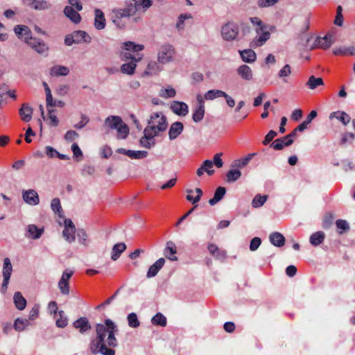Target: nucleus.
I'll use <instances>...</instances> for the list:
<instances>
[{
	"instance_id": "40",
	"label": "nucleus",
	"mask_w": 355,
	"mask_h": 355,
	"mask_svg": "<svg viewBox=\"0 0 355 355\" xmlns=\"http://www.w3.org/2000/svg\"><path fill=\"white\" fill-rule=\"evenodd\" d=\"M162 71L160 66L155 61L150 62L147 66L144 73L146 75H156Z\"/></svg>"
},
{
	"instance_id": "50",
	"label": "nucleus",
	"mask_w": 355,
	"mask_h": 355,
	"mask_svg": "<svg viewBox=\"0 0 355 355\" xmlns=\"http://www.w3.org/2000/svg\"><path fill=\"white\" fill-rule=\"evenodd\" d=\"M75 232L76 230L64 227L62 232V234L67 241L69 243H72L75 241Z\"/></svg>"
},
{
	"instance_id": "5",
	"label": "nucleus",
	"mask_w": 355,
	"mask_h": 355,
	"mask_svg": "<svg viewBox=\"0 0 355 355\" xmlns=\"http://www.w3.org/2000/svg\"><path fill=\"white\" fill-rule=\"evenodd\" d=\"M175 50L174 47L169 44L162 45L157 52V61L159 63L165 64L174 60Z\"/></svg>"
},
{
	"instance_id": "20",
	"label": "nucleus",
	"mask_w": 355,
	"mask_h": 355,
	"mask_svg": "<svg viewBox=\"0 0 355 355\" xmlns=\"http://www.w3.org/2000/svg\"><path fill=\"white\" fill-rule=\"evenodd\" d=\"M72 38L75 40V44L90 43L92 37L83 31H76L72 33Z\"/></svg>"
},
{
	"instance_id": "61",
	"label": "nucleus",
	"mask_w": 355,
	"mask_h": 355,
	"mask_svg": "<svg viewBox=\"0 0 355 355\" xmlns=\"http://www.w3.org/2000/svg\"><path fill=\"white\" fill-rule=\"evenodd\" d=\"M54 111L53 109L48 108L49 119L50 120L49 125L55 127L58 125L59 120L57 116L53 114Z\"/></svg>"
},
{
	"instance_id": "10",
	"label": "nucleus",
	"mask_w": 355,
	"mask_h": 355,
	"mask_svg": "<svg viewBox=\"0 0 355 355\" xmlns=\"http://www.w3.org/2000/svg\"><path fill=\"white\" fill-rule=\"evenodd\" d=\"M73 274V270H66L63 272L62 277L58 282V288L63 295H69V282L70 278Z\"/></svg>"
},
{
	"instance_id": "55",
	"label": "nucleus",
	"mask_w": 355,
	"mask_h": 355,
	"mask_svg": "<svg viewBox=\"0 0 355 355\" xmlns=\"http://www.w3.org/2000/svg\"><path fill=\"white\" fill-rule=\"evenodd\" d=\"M291 73V69L289 64H286L282 69H281L278 73V76L283 78L284 83H287L288 80L286 79Z\"/></svg>"
},
{
	"instance_id": "56",
	"label": "nucleus",
	"mask_w": 355,
	"mask_h": 355,
	"mask_svg": "<svg viewBox=\"0 0 355 355\" xmlns=\"http://www.w3.org/2000/svg\"><path fill=\"white\" fill-rule=\"evenodd\" d=\"M128 325L132 328H137L140 324L137 315L135 313H131L128 315Z\"/></svg>"
},
{
	"instance_id": "44",
	"label": "nucleus",
	"mask_w": 355,
	"mask_h": 355,
	"mask_svg": "<svg viewBox=\"0 0 355 355\" xmlns=\"http://www.w3.org/2000/svg\"><path fill=\"white\" fill-rule=\"evenodd\" d=\"M225 95V92L219 89L209 90L205 94V98L206 100H214L216 98L223 97Z\"/></svg>"
},
{
	"instance_id": "26",
	"label": "nucleus",
	"mask_w": 355,
	"mask_h": 355,
	"mask_svg": "<svg viewBox=\"0 0 355 355\" xmlns=\"http://www.w3.org/2000/svg\"><path fill=\"white\" fill-rule=\"evenodd\" d=\"M165 263V259L160 258L155 261L152 266H150L147 272V277L151 278L155 277L159 272V270L164 266Z\"/></svg>"
},
{
	"instance_id": "60",
	"label": "nucleus",
	"mask_w": 355,
	"mask_h": 355,
	"mask_svg": "<svg viewBox=\"0 0 355 355\" xmlns=\"http://www.w3.org/2000/svg\"><path fill=\"white\" fill-rule=\"evenodd\" d=\"M343 8L341 6H338L336 8V15L334 20V24L338 26H341L343 25V15H342Z\"/></svg>"
},
{
	"instance_id": "54",
	"label": "nucleus",
	"mask_w": 355,
	"mask_h": 355,
	"mask_svg": "<svg viewBox=\"0 0 355 355\" xmlns=\"http://www.w3.org/2000/svg\"><path fill=\"white\" fill-rule=\"evenodd\" d=\"M205 114V108L203 105H200L193 114V120L195 122L200 121Z\"/></svg>"
},
{
	"instance_id": "41",
	"label": "nucleus",
	"mask_w": 355,
	"mask_h": 355,
	"mask_svg": "<svg viewBox=\"0 0 355 355\" xmlns=\"http://www.w3.org/2000/svg\"><path fill=\"white\" fill-rule=\"evenodd\" d=\"M324 85L322 78H316L314 76L309 77V80L306 83V86L311 89H315L319 86Z\"/></svg>"
},
{
	"instance_id": "6",
	"label": "nucleus",
	"mask_w": 355,
	"mask_h": 355,
	"mask_svg": "<svg viewBox=\"0 0 355 355\" xmlns=\"http://www.w3.org/2000/svg\"><path fill=\"white\" fill-rule=\"evenodd\" d=\"M152 5V0H130L129 2L126 3L125 7L129 14L133 16L139 11L145 12Z\"/></svg>"
},
{
	"instance_id": "39",
	"label": "nucleus",
	"mask_w": 355,
	"mask_h": 355,
	"mask_svg": "<svg viewBox=\"0 0 355 355\" xmlns=\"http://www.w3.org/2000/svg\"><path fill=\"white\" fill-rule=\"evenodd\" d=\"M334 117L340 121L345 125L348 124L350 121V116L344 112L338 111L331 113L329 118L332 119Z\"/></svg>"
},
{
	"instance_id": "15",
	"label": "nucleus",
	"mask_w": 355,
	"mask_h": 355,
	"mask_svg": "<svg viewBox=\"0 0 355 355\" xmlns=\"http://www.w3.org/2000/svg\"><path fill=\"white\" fill-rule=\"evenodd\" d=\"M171 110L179 116H186L189 112L188 105L183 102L173 101L171 105Z\"/></svg>"
},
{
	"instance_id": "43",
	"label": "nucleus",
	"mask_w": 355,
	"mask_h": 355,
	"mask_svg": "<svg viewBox=\"0 0 355 355\" xmlns=\"http://www.w3.org/2000/svg\"><path fill=\"white\" fill-rule=\"evenodd\" d=\"M261 35L256 38L253 42V46H262L268 40H269L270 34L268 31L263 30L261 31Z\"/></svg>"
},
{
	"instance_id": "3",
	"label": "nucleus",
	"mask_w": 355,
	"mask_h": 355,
	"mask_svg": "<svg viewBox=\"0 0 355 355\" xmlns=\"http://www.w3.org/2000/svg\"><path fill=\"white\" fill-rule=\"evenodd\" d=\"M105 125L111 129H116L117 130V138L119 139H125L129 134L128 125L119 116H110L107 117L105 120Z\"/></svg>"
},
{
	"instance_id": "59",
	"label": "nucleus",
	"mask_w": 355,
	"mask_h": 355,
	"mask_svg": "<svg viewBox=\"0 0 355 355\" xmlns=\"http://www.w3.org/2000/svg\"><path fill=\"white\" fill-rule=\"evenodd\" d=\"M191 18V15L190 14H182L178 17V21L176 24V28L178 30L181 31L184 29V23L187 19Z\"/></svg>"
},
{
	"instance_id": "7",
	"label": "nucleus",
	"mask_w": 355,
	"mask_h": 355,
	"mask_svg": "<svg viewBox=\"0 0 355 355\" xmlns=\"http://www.w3.org/2000/svg\"><path fill=\"white\" fill-rule=\"evenodd\" d=\"M132 16L129 14L127 8H118L112 10V22L119 28H124L126 26L128 18Z\"/></svg>"
},
{
	"instance_id": "13",
	"label": "nucleus",
	"mask_w": 355,
	"mask_h": 355,
	"mask_svg": "<svg viewBox=\"0 0 355 355\" xmlns=\"http://www.w3.org/2000/svg\"><path fill=\"white\" fill-rule=\"evenodd\" d=\"M143 58V55H138L135 57V60L126 62L121 67V71L123 73L132 75L135 73L137 63L140 61Z\"/></svg>"
},
{
	"instance_id": "57",
	"label": "nucleus",
	"mask_w": 355,
	"mask_h": 355,
	"mask_svg": "<svg viewBox=\"0 0 355 355\" xmlns=\"http://www.w3.org/2000/svg\"><path fill=\"white\" fill-rule=\"evenodd\" d=\"M51 207L52 210L58 214L60 216V213L62 212V207L60 204V200L58 198H55L51 200Z\"/></svg>"
},
{
	"instance_id": "23",
	"label": "nucleus",
	"mask_w": 355,
	"mask_h": 355,
	"mask_svg": "<svg viewBox=\"0 0 355 355\" xmlns=\"http://www.w3.org/2000/svg\"><path fill=\"white\" fill-rule=\"evenodd\" d=\"M332 35L326 34L324 37H318L315 40V46L318 48L327 49L330 47L332 44Z\"/></svg>"
},
{
	"instance_id": "58",
	"label": "nucleus",
	"mask_w": 355,
	"mask_h": 355,
	"mask_svg": "<svg viewBox=\"0 0 355 355\" xmlns=\"http://www.w3.org/2000/svg\"><path fill=\"white\" fill-rule=\"evenodd\" d=\"M250 21L254 25L257 26V28H256V31L258 34L260 33V31H263V30H266V26L263 24V22L261 21V20L259 18L251 17Z\"/></svg>"
},
{
	"instance_id": "12",
	"label": "nucleus",
	"mask_w": 355,
	"mask_h": 355,
	"mask_svg": "<svg viewBox=\"0 0 355 355\" xmlns=\"http://www.w3.org/2000/svg\"><path fill=\"white\" fill-rule=\"evenodd\" d=\"M27 5L36 10H46L51 9L52 4L47 0H26Z\"/></svg>"
},
{
	"instance_id": "35",
	"label": "nucleus",
	"mask_w": 355,
	"mask_h": 355,
	"mask_svg": "<svg viewBox=\"0 0 355 355\" xmlns=\"http://www.w3.org/2000/svg\"><path fill=\"white\" fill-rule=\"evenodd\" d=\"M324 233L322 231H318L311 235L309 241L312 245L318 246L324 241Z\"/></svg>"
},
{
	"instance_id": "31",
	"label": "nucleus",
	"mask_w": 355,
	"mask_h": 355,
	"mask_svg": "<svg viewBox=\"0 0 355 355\" xmlns=\"http://www.w3.org/2000/svg\"><path fill=\"white\" fill-rule=\"evenodd\" d=\"M49 73L51 76H66L69 73V69L65 66L55 65L50 69Z\"/></svg>"
},
{
	"instance_id": "21",
	"label": "nucleus",
	"mask_w": 355,
	"mask_h": 355,
	"mask_svg": "<svg viewBox=\"0 0 355 355\" xmlns=\"http://www.w3.org/2000/svg\"><path fill=\"white\" fill-rule=\"evenodd\" d=\"M213 168V162L209 159L205 160L200 168H198L196 174L198 176H202L204 173H207L209 175H212L214 173Z\"/></svg>"
},
{
	"instance_id": "49",
	"label": "nucleus",
	"mask_w": 355,
	"mask_h": 355,
	"mask_svg": "<svg viewBox=\"0 0 355 355\" xmlns=\"http://www.w3.org/2000/svg\"><path fill=\"white\" fill-rule=\"evenodd\" d=\"M268 198V196H261L259 194L255 196L252 202V205L254 208H258L263 205Z\"/></svg>"
},
{
	"instance_id": "11",
	"label": "nucleus",
	"mask_w": 355,
	"mask_h": 355,
	"mask_svg": "<svg viewBox=\"0 0 355 355\" xmlns=\"http://www.w3.org/2000/svg\"><path fill=\"white\" fill-rule=\"evenodd\" d=\"M14 32L17 37L27 43L31 40L32 33L28 26L25 25H17L14 28Z\"/></svg>"
},
{
	"instance_id": "51",
	"label": "nucleus",
	"mask_w": 355,
	"mask_h": 355,
	"mask_svg": "<svg viewBox=\"0 0 355 355\" xmlns=\"http://www.w3.org/2000/svg\"><path fill=\"white\" fill-rule=\"evenodd\" d=\"M148 152L145 150H130L128 152V157L131 159H139L146 157Z\"/></svg>"
},
{
	"instance_id": "14",
	"label": "nucleus",
	"mask_w": 355,
	"mask_h": 355,
	"mask_svg": "<svg viewBox=\"0 0 355 355\" xmlns=\"http://www.w3.org/2000/svg\"><path fill=\"white\" fill-rule=\"evenodd\" d=\"M24 200L31 205H36L40 202V198L37 193L33 189L24 191L22 194Z\"/></svg>"
},
{
	"instance_id": "36",
	"label": "nucleus",
	"mask_w": 355,
	"mask_h": 355,
	"mask_svg": "<svg viewBox=\"0 0 355 355\" xmlns=\"http://www.w3.org/2000/svg\"><path fill=\"white\" fill-rule=\"evenodd\" d=\"M126 249V245L124 243H119L115 244L112 248L111 259L113 261L117 260L121 254L124 252Z\"/></svg>"
},
{
	"instance_id": "30",
	"label": "nucleus",
	"mask_w": 355,
	"mask_h": 355,
	"mask_svg": "<svg viewBox=\"0 0 355 355\" xmlns=\"http://www.w3.org/2000/svg\"><path fill=\"white\" fill-rule=\"evenodd\" d=\"M293 143V139H287V137H283L282 138L275 139L271 144V147H272L276 150H280L283 149L284 146H288L291 145Z\"/></svg>"
},
{
	"instance_id": "17",
	"label": "nucleus",
	"mask_w": 355,
	"mask_h": 355,
	"mask_svg": "<svg viewBox=\"0 0 355 355\" xmlns=\"http://www.w3.org/2000/svg\"><path fill=\"white\" fill-rule=\"evenodd\" d=\"M26 44L40 54L48 51V47L45 43L40 39L32 37Z\"/></svg>"
},
{
	"instance_id": "53",
	"label": "nucleus",
	"mask_w": 355,
	"mask_h": 355,
	"mask_svg": "<svg viewBox=\"0 0 355 355\" xmlns=\"http://www.w3.org/2000/svg\"><path fill=\"white\" fill-rule=\"evenodd\" d=\"M28 324L29 321L28 319L17 318L15 321L14 327L17 331H21L24 330Z\"/></svg>"
},
{
	"instance_id": "1",
	"label": "nucleus",
	"mask_w": 355,
	"mask_h": 355,
	"mask_svg": "<svg viewBox=\"0 0 355 355\" xmlns=\"http://www.w3.org/2000/svg\"><path fill=\"white\" fill-rule=\"evenodd\" d=\"M117 331V327L110 319L105 320V324H96V337L92 339L89 344V350L92 354H101L103 355H114L115 351L110 347L117 345V340L114 333Z\"/></svg>"
},
{
	"instance_id": "25",
	"label": "nucleus",
	"mask_w": 355,
	"mask_h": 355,
	"mask_svg": "<svg viewBox=\"0 0 355 355\" xmlns=\"http://www.w3.org/2000/svg\"><path fill=\"white\" fill-rule=\"evenodd\" d=\"M208 250L209 253L213 255L216 259L223 261L226 259L227 254L225 251L220 250L218 246L214 243L208 245Z\"/></svg>"
},
{
	"instance_id": "4",
	"label": "nucleus",
	"mask_w": 355,
	"mask_h": 355,
	"mask_svg": "<svg viewBox=\"0 0 355 355\" xmlns=\"http://www.w3.org/2000/svg\"><path fill=\"white\" fill-rule=\"evenodd\" d=\"M124 51L120 53V58L121 60L125 62H129L135 60V57H137L138 54L132 55L131 52H139L144 49V46L141 44H136L132 42H125L123 44Z\"/></svg>"
},
{
	"instance_id": "33",
	"label": "nucleus",
	"mask_w": 355,
	"mask_h": 355,
	"mask_svg": "<svg viewBox=\"0 0 355 355\" xmlns=\"http://www.w3.org/2000/svg\"><path fill=\"white\" fill-rule=\"evenodd\" d=\"M270 241L277 247H282L285 244V238L279 232H273L270 234Z\"/></svg>"
},
{
	"instance_id": "38",
	"label": "nucleus",
	"mask_w": 355,
	"mask_h": 355,
	"mask_svg": "<svg viewBox=\"0 0 355 355\" xmlns=\"http://www.w3.org/2000/svg\"><path fill=\"white\" fill-rule=\"evenodd\" d=\"M239 53L243 61L245 62L251 63L254 62L256 60V53L251 49L240 51Z\"/></svg>"
},
{
	"instance_id": "52",
	"label": "nucleus",
	"mask_w": 355,
	"mask_h": 355,
	"mask_svg": "<svg viewBox=\"0 0 355 355\" xmlns=\"http://www.w3.org/2000/svg\"><path fill=\"white\" fill-rule=\"evenodd\" d=\"M68 324V319L63 311H59V318L56 320V325L60 328L65 327Z\"/></svg>"
},
{
	"instance_id": "48",
	"label": "nucleus",
	"mask_w": 355,
	"mask_h": 355,
	"mask_svg": "<svg viewBox=\"0 0 355 355\" xmlns=\"http://www.w3.org/2000/svg\"><path fill=\"white\" fill-rule=\"evenodd\" d=\"M338 232L340 234L349 230V223L345 220L338 219L336 222Z\"/></svg>"
},
{
	"instance_id": "2",
	"label": "nucleus",
	"mask_w": 355,
	"mask_h": 355,
	"mask_svg": "<svg viewBox=\"0 0 355 355\" xmlns=\"http://www.w3.org/2000/svg\"><path fill=\"white\" fill-rule=\"evenodd\" d=\"M166 118L162 112H154L151 114L148 121V126L144 130L148 137H155L158 132H164L167 128Z\"/></svg>"
},
{
	"instance_id": "47",
	"label": "nucleus",
	"mask_w": 355,
	"mask_h": 355,
	"mask_svg": "<svg viewBox=\"0 0 355 355\" xmlns=\"http://www.w3.org/2000/svg\"><path fill=\"white\" fill-rule=\"evenodd\" d=\"M151 322L153 324L165 327L166 325V317L160 313H157L153 317Z\"/></svg>"
},
{
	"instance_id": "45",
	"label": "nucleus",
	"mask_w": 355,
	"mask_h": 355,
	"mask_svg": "<svg viewBox=\"0 0 355 355\" xmlns=\"http://www.w3.org/2000/svg\"><path fill=\"white\" fill-rule=\"evenodd\" d=\"M193 192V191L191 189L187 190V193L189 194L187 196V200L191 202L192 204H196L200 201L201 196H202V191L200 188L196 189L195 192L197 193V196L195 198L191 195Z\"/></svg>"
},
{
	"instance_id": "27",
	"label": "nucleus",
	"mask_w": 355,
	"mask_h": 355,
	"mask_svg": "<svg viewBox=\"0 0 355 355\" xmlns=\"http://www.w3.org/2000/svg\"><path fill=\"white\" fill-rule=\"evenodd\" d=\"M176 252L177 247L175 244L172 241H168L166 243V246L164 249L165 257L171 261H177L178 258L175 255Z\"/></svg>"
},
{
	"instance_id": "37",
	"label": "nucleus",
	"mask_w": 355,
	"mask_h": 355,
	"mask_svg": "<svg viewBox=\"0 0 355 355\" xmlns=\"http://www.w3.org/2000/svg\"><path fill=\"white\" fill-rule=\"evenodd\" d=\"M226 189L223 187H219L216 189L214 197L209 200V203L213 206L218 203L225 196Z\"/></svg>"
},
{
	"instance_id": "29",
	"label": "nucleus",
	"mask_w": 355,
	"mask_h": 355,
	"mask_svg": "<svg viewBox=\"0 0 355 355\" xmlns=\"http://www.w3.org/2000/svg\"><path fill=\"white\" fill-rule=\"evenodd\" d=\"M237 73L241 78L245 80H251L253 78V73L250 67L243 64L237 69Z\"/></svg>"
},
{
	"instance_id": "19",
	"label": "nucleus",
	"mask_w": 355,
	"mask_h": 355,
	"mask_svg": "<svg viewBox=\"0 0 355 355\" xmlns=\"http://www.w3.org/2000/svg\"><path fill=\"white\" fill-rule=\"evenodd\" d=\"M183 123L179 121L174 122L171 124L169 130L168 136L171 140L176 139L183 131Z\"/></svg>"
},
{
	"instance_id": "63",
	"label": "nucleus",
	"mask_w": 355,
	"mask_h": 355,
	"mask_svg": "<svg viewBox=\"0 0 355 355\" xmlns=\"http://www.w3.org/2000/svg\"><path fill=\"white\" fill-rule=\"evenodd\" d=\"M77 237L78 239V241L83 245L86 244V241L87 240V234L85 230L83 229H79L77 231Z\"/></svg>"
},
{
	"instance_id": "8",
	"label": "nucleus",
	"mask_w": 355,
	"mask_h": 355,
	"mask_svg": "<svg viewBox=\"0 0 355 355\" xmlns=\"http://www.w3.org/2000/svg\"><path fill=\"white\" fill-rule=\"evenodd\" d=\"M239 26L233 21H228L221 28V35L226 41L236 40L239 34Z\"/></svg>"
},
{
	"instance_id": "62",
	"label": "nucleus",
	"mask_w": 355,
	"mask_h": 355,
	"mask_svg": "<svg viewBox=\"0 0 355 355\" xmlns=\"http://www.w3.org/2000/svg\"><path fill=\"white\" fill-rule=\"evenodd\" d=\"M175 90L173 87H168L161 90L160 95L164 98H171L175 96Z\"/></svg>"
},
{
	"instance_id": "22",
	"label": "nucleus",
	"mask_w": 355,
	"mask_h": 355,
	"mask_svg": "<svg viewBox=\"0 0 355 355\" xmlns=\"http://www.w3.org/2000/svg\"><path fill=\"white\" fill-rule=\"evenodd\" d=\"M64 14L68 17L71 21L75 24H78L81 21V17L78 12L77 10H74L72 7L67 6L64 8Z\"/></svg>"
},
{
	"instance_id": "34",
	"label": "nucleus",
	"mask_w": 355,
	"mask_h": 355,
	"mask_svg": "<svg viewBox=\"0 0 355 355\" xmlns=\"http://www.w3.org/2000/svg\"><path fill=\"white\" fill-rule=\"evenodd\" d=\"M13 300L17 309L22 311L26 308V300L22 296L20 292L17 291L15 293Z\"/></svg>"
},
{
	"instance_id": "18",
	"label": "nucleus",
	"mask_w": 355,
	"mask_h": 355,
	"mask_svg": "<svg viewBox=\"0 0 355 355\" xmlns=\"http://www.w3.org/2000/svg\"><path fill=\"white\" fill-rule=\"evenodd\" d=\"M43 232V228H40L37 227L35 225L31 224L27 226L26 233L25 236L27 238H30L32 239H37L42 236Z\"/></svg>"
},
{
	"instance_id": "42",
	"label": "nucleus",
	"mask_w": 355,
	"mask_h": 355,
	"mask_svg": "<svg viewBox=\"0 0 355 355\" xmlns=\"http://www.w3.org/2000/svg\"><path fill=\"white\" fill-rule=\"evenodd\" d=\"M255 155L256 153H250L243 158L235 160L234 162V166L239 168L245 167Z\"/></svg>"
},
{
	"instance_id": "24",
	"label": "nucleus",
	"mask_w": 355,
	"mask_h": 355,
	"mask_svg": "<svg viewBox=\"0 0 355 355\" xmlns=\"http://www.w3.org/2000/svg\"><path fill=\"white\" fill-rule=\"evenodd\" d=\"M94 26L97 30H102L105 27V17L103 12L96 8L95 9Z\"/></svg>"
},
{
	"instance_id": "32",
	"label": "nucleus",
	"mask_w": 355,
	"mask_h": 355,
	"mask_svg": "<svg viewBox=\"0 0 355 355\" xmlns=\"http://www.w3.org/2000/svg\"><path fill=\"white\" fill-rule=\"evenodd\" d=\"M19 113L24 121L28 122L32 118L33 109L27 104L24 103L19 109Z\"/></svg>"
},
{
	"instance_id": "28",
	"label": "nucleus",
	"mask_w": 355,
	"mask_h": 355,
	"mask_svg": "<svg viewBox=\"0 0 355 355\" xmlns=\"http://www.w3.org/2000/svg\"><path fill=\"white\" fill-rule=\"evenodd\" d=\"M333 53L335 55H355V46H340L335 47L333 49Z\"/></svg>"
},
{
	"instance_id": "64",
	"label": "nucleus",
	"mask_w": 355,
	"mask_h": 355,
	"mask_svg": "<svg viewBox=\"0 0 355 355\" xmlns=\"http://www.w3.org/2000/svg\"><path fill=\"white\" fill-rule=\"evenodd\" d=\"M355 136L353 133L351 132H347L343 135V137L340 141L341 145H345L347 142L352 143V141L354 140Z\"/></svg>"
},
{
	"instance_id": "9",
	"label": "nucleus",
	"mask_w": 355,
	"mask_h": 355,
	"mask_svg": "<svg viewBox=\"0 0 355 355\" xmlns=\"http://www.w3.org/2000/svg\"><path fill=\"white\" fill-rule=\"evenodd\" d=\"M12 266L11 264V261L9 258L6 257L3 260V280L2 282V291L5 293L8 288V285L9 284V280L12 274Z\"/></svg>"
},
{
	"instance_id": "16",
	"label": "nucleus",
	"mask_w": 355,
	"mask_h": 355,
	"mask_svg": "<svg viewBox=\"0 0 355 355\" xmlns=\"http://www.w3.org/2000/svg\"><path fill=\"white\" fill-rule=\"evenodd\" d=\"M73 327L79 330L80 334H85L91 329V325L86 317H80L73 322Z\"/></svg>"
},
{
	"instance_id": "46",
	"label": "nucleus",
	"mask_w": 355,
	"mask_h": 355,
	"mask_svg": "<svg viewBox=\"0 0 355 355\" xmlns=\"http://www.w3.org/2000/svg\"><path fill=\"white\" fill-rule=\"evenodd\" d=\"M241 175V172L238 169L230 170L227 174V182H234L236 181Z\"/></svg>"
}]
</instances>
